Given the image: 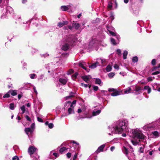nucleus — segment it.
<instances>
[{
    "label": "nucleus",
    "mask_w": 160,
    "mask_h": 160,
    "mask_svg": "<svg viewBox=\"0 0 160 160\" xmlns=\"http://www.w3.org/2000/svg\"><path fill=\"white\" fill-rule=\"evenodd\" d=\"M25 118L27 120H28L29 121H31V119H30V118L29 117L28 115H26L25 116Z\"/></svg>",
    "instance_id": "052dcab7"
},
{
    "label": "nucleus",
    "mask_w": 160,
    "mask_h": 160,
    "mask_svg": "<svg viewBox=\"0 0 160 160\" xmlns=\"http://www.w3.org/2000/svg\"><path fill=\"white\" fill-rule=\"evenodd\" d=\"M73 70L72 69H69L67 72V74L68 75H69L73 72Z\"/></svg>",
    "instance_id": "473e14b6"
},
{
    "label": "nucleus",
    "mask_w": 160,
    "mask_h": 160,
    "mask_svg": "<svg viewBox=\"0 0 160 160\" xmlns=\"http://www.w3.org/2000/svg\"><path fill=\"white\" fill-rule=\"evenodd\" d=\"M117 52L118 53V54L119 55L121 53V51L120 49H118L117 50Z\"/></svg>",
    "instance_id": "69168bd1"
},
{
    "label": "nucleus",
    "mask_w": 160,
    "mask_h": 160,
    "mask_svg": "<svg viewBox=\"0 0 160 160\" xmlns=\"http://www.w3.org/2000/svg\"><path fill=\"white\" fill-rule=\"evenodd\" d=\"M78 75V73L77 72H75L72 76L73 79L74 80L77 77Z\"/></svg>",
    "instance_id": "4c0bfd02"
},
{
    "label": "nucleus",
    "mask_w": 160,
    "mask_h": 160,
    "mask_svg": "<svg viewBox=\"0 0 160 160\" xmlns=\"http://www.w3.org/2000/svg\"><path fill=\"white\" fill-rule=\"evenodd\" d=\"M123 148L124 149H123V150L124 153L126 155H128V149L124 146L123 147Z\"/></svg>",
    "instance_id": "c756f323"
},
{
    "label": "nucleus",
    "mask_w": 160,
    "mask_h": 160,
    "mask_svg": "<svg viewBox=\"0 0 160 160\" xmlns=\"http://www.w3.org/2000/svg\"><path fill=\"white\" fill-rule=\"evenodd\" d=\"M49 128H52L53 127V125L52 123H50L48 124Z\"/></svg>",
    "instance_id": "864d4df0"
},
{
    "label": "nucleus",
    "mask_w": 160,
    "mask_h": 160,
    "mask_svg": "<svg viewBox=\"0 0 160 160\" xmlns=\"http://www.w3.org/2000/svg\"><path fill=\"white\" fill-rule=\"evenodd\" d=\"M10 109L12 110L14 109V104L13 103H11L9 105Z\"/></svg>",
    "instance_id": "e433bc0d"
},
{
    "label": "nucleus",
    "mask_w": 160,
    "mask_h": 160,
    "mask_svg": "<svg viewBox=\"0 0 160 160\" xmlns=\"http://www.w3.org/2000/svg\"><path fill=\"white\" fill-rule=\"evenodd\" d=\"M107 7L108 8H109L110 9H112V1H110L108 2Z\"/></svg>",
    "instance_id": "393cba45"
},
{
    "label": "nucleus",
    "mask_w": 160,
    "mask_h": 160,
    "mask_svg": "<svg viewBox=\"0 0 160 160\" xmlns=\"http://www.w3.org/2000/svg\"><path fill=\"white\" fill-rule=\"evenodd\" d=\"M93 89L94 91H97L98 89V87L97 86L94 85L93 86Z\"/></svg>",
    "instance_id": "8fccbe9b"
},
{
    "label": "nucleus",
    "mask_w": 160,
    "mask_h": 160,
    "mask_svg": "<svg viewBox=\"0 0 160 160\" xmlns=\"http://www.w3.org/2000/svg\"><path fill=\"white\" fill-rule=\"evenodd\" d=\"M108 31L109 33L112 36H116V33L112 31L109 30H108Z\"/></svg>",
    "instance_id": "a19ab883"
},
{
    "label": "nucleus",
    "mask_w": 160,
    "mask_h": 160,
    "mask_svg": "<svg viewBox=\"0 0 160 160\" xmlns=\"http://www.w3.org/2000/svg\"><path fill=\"white\" fill-rule=\"evenodd\" d=\"M138 61V58L137 56H135L132 58V61L134 62H136Z\"/></svg>",
    "instance_id": "7c9ffc66"
},
{
    "label": "nucleus",
    "mask_w": 160,
    "mask_h": 160,
    "mask_svg": "<svg viewBox=\"0 0 160 160\" xmlns=\"http://www.w3.org/2000/svg\"><path fill=\"white\" fill-rule=\"evenodd\" d=\"M115 72H110L108 74V76L109 78H112L115 75Z\"/></svg>",
    "instance_id": "c9c22d12"
},
{
    "label": "nucleus",
    "mask_w": 160,
    "mask_h": 160,
    "mask_svg": "<svg viewBox=\"0 0 160 160\" xmlns=\"http://www.w3.org/2000/svg\"><path fill=\"white\" fill-rule=\"evenodd\" d=\"M98 64H99V62L97 61L95 63H93L91 65H89V68L92 69L94 68L97 67V65Z\"/></svg>",
    "instance_id": "dca6fc26"
},
{
    "label": "nucleus",
    "mask_w": 160,
    "mask_h": 160,
    "mask_svg": "<svg viewBox=\"0 0 160 160\" xmlns=\"http://www.w3.org/2000/svg\"><path fill=\"white\" fill-rule=\"evenodd\" d=\"M132 133L133 135V137L134 138H137L139 139H144L145 136L142 133L139 132L137 130H134L132 131Z\"/></svg>",
    "instance_id": "f03ea898"
},
{
    "label": "nucleus",
    "mask_w": 160,
    "mask_h": 160,
    "mask_svg": "<svg viewBox=\"0 0 160 160\" xmlns=\"http://www.w3.org/2000/svg\"><path fill=\"white\" fill-rule=\"evenodd\" d=\"M86 65L85 62H81V68L85 70L87 72H89L90 70L89 68H88L86 67Z\"/></svg>",
    "instance_id": "6e6552de"
},
{
    "label": "nucleus",
    "mask_w": 160,
    "mask_h": 160,
    "mask_svg": "<svg viewBox=\"0 0 160 160\" xmlns=\"http://www.w3.org/2000/svg\"><path fill=\"white\" fill-rule=\"evenodd\" d=\"M20 109L22 111L21 113L22 114H23L25 112V106L24 105H23L21 107Z\"/></svg>",
    "instance_id": "f704fd0d"
},
{
    "label": "nucleus",
    "mask_w": 160,
    "mask_h": 160,
    "mask_svg": "<svg viewBox=\"0 0 160 160\" xmlns=\"http://www.w3.org/2000/svg\"><path fill=\"white\" fill-rule=\"evenodd\" d=\"M105 147V144H103L99 147L96 151L97 153H98L100 152L103 151L104 148Z\"/></svg>",
    "instance_id": "9b49d317"
},
{
    "label": "nucleus",
    "mask_w": 160,
    "mask_h": 160,
    "mask_svg": "<svg viewBox=\"0 0 160 160\" xmlns=\"http://www.w3.org/2000/svg\"><path fill=\"white\" fill-rule=\"evenodd\" d=\"M71 6L70 5L62 6L61 7V9L62 11H66L70 9Z\"/></svg>",
    "instance_id": "9d476101"
},
{
    "label": "nucleus",
    "mask_w": 160,
    "mask_h": 160,
    "mask_svg": "<svg viewBox=\"0 0 160 160\" xmlns=\"http://www.w3.org/2000/svg\"><path fill=\"white\" fill-rule=\"evenodd\" d=\"M45 67L48 69H51L52 71H54L55 68V65L53 64L52 63L46 65Z\"/></svg>",
    "instance_id": "0eeeda50"
},
{
    "label": "nucleus",
    "mask_w": 160,
    "mask_h": 160,
    "mask_svg": "<svg viewBox=\"0 0 160 160\" xmlns=\"http://www.w3.org/2000/svg\"><path fill=\"white\" fill-rule=\"evenodd\" d=\"M75 94V93L74 92H71L70 93V95L69 96L66 97H65V99L66 100L71 98L72 97L74 96Z\"/></svg>",
    "instance_id": "4be33fe9"
},
{
    "label": "nucleus",
    "mask_w": 160,
    "mask_h": 160,
    "mask_svg": "<svg viewBox=\"0 0 160 160\" xmlns=\"http://www.w3.org/2000/svg\"><path fill=\"white\" fill-rule=\"evenodd\" d=\"M81 84L82 86H83V87H85V88H86V87H87L88 86V84H84V83H82Z\"/></svg>",
    "instance_id": "0e129e2a"
},
{
    "label": "nucleus",
    "mask_w": 160,
    "mask_h": 160,
    "mask_svg": "<svg viewBox=\"0 0 160 160\" xmlns=\"http://www.w3.org/2000/svg\"><path fill=\"white\" fill-rule=\"evenodd\" d=\"M76 100H74L72 103H71V102L67 101L65 103V105L66 106H67V105H70V106L71 107H74V106H73V105H75L76 104Z\"/></svg>",
    "instance_id": "1a4fd4ad"
},
{
    "label": "nucleus",
    "mask_w": 160,
    "mask_h": 160,
    "mask_svg": "<svg viewBox=\"0 0 160 160\" xmlns=\"http://www.w3.org/2000/svg\"><path fill=\"white\" fill-rule=\"evenodd\" d=\"M144 127L148 129L154 128L155 126L153 124H148L145 125Z\"/></svg>",
    "instance_id": "2eb2a0df"
},
{
    "label": "nucleus",
    "mask_w": 160,
    "mask_h": 160,
    "mask_svg": "<svg viewBox=\"0 0 160 160\" xmlns=\"http://www.w3.org/2000/svg\"><path fill=\"white\" fill-rule=\"evenodd\" d=\"M77 38H78L76 36L71 35L67 38V42H69L70 44H72L73 43L76 42Z\"/></svg>",
    "instance_id": "39448f33"
},
{
    "label": "nucleus",
    "mask_w": 160,
    "mask_h": 160,
    "mask_svg": "<svg viewBox=\"0 0 160 160\" xmlns=\"http://www.w3.org/2000/svg\"><path fill=\"white\" fill-rule=\"evenodd\" d=\"M8 93H10L12 96H15L17 94V91L11 89L8 92Z\"/></svg>",
    "instance_id": "f8f14e48"
},
{
    "label": "nucleus",
    "mask_w": 160,
    "mask_h": 160,
    "mask_svg": "<svg viewBox=\"0 0 160 160\" xmlns=\"http://www.w3.org/2000/svg\"><path fill=\"white\" fill-rule=\"evenodd\" d=\"M143 148L142 147H141L140 148L139 150V152L141 153H143L144 152V150H143Z\"/></svg>",
    "instance_id": "3c124183"
},
{
    "label": "nucleus",
    "mask_w": 160,
    "mask_h": 160,
    "mask_svg": "<svg viewBox=\"0 0 160 160\" xmlns=\"http://www.w3.org/2000/svg\"><path fill=\"white\" fill-rule=\"evenodd\" d=\"M121 92V91H115L114 92H113L111 94V96H115L117 95H119Z\"/></svg>",
    "instance_id": "4468645a"
},
{
    "label": "nucleus",
    "mask_w": 160,
    "mask_h": 160,
    "mask_svg": "<svg viewBox=\"0 0 160 160\" xmlns=\"http://www.w3.org/2000/svg\"><path fill=\"white\" fill-rule=\"evenodd\" d=\"M53 155L55 156V158H57L58 157V154L57 153L54 152L53 153Z\"/></svg>",
    "instance_id": "338daca9"
},
{
    "label": "nucleus",
    "mask_w": 160,
    "mask_h": 160,
    "mask_svg": "<svg viewBox=\"0 0 160 160\" xmlns=\"http://www.w3.org/2000/svg\"><path fill=\"white\" fill-rule=\"evenodd\" d=\"M147 79L148 81H152V77H150L148 78Z\"/></svg>",
    "instance_id": "e2e57ef3"
},
{
    "label": "nucleus",
    "mask_w": 160,
    "mask_h": 160,
    "mask_svg": "<svg viewBox=\"0 0 160 160\" xmlns=\"http://www.w3.org/2000/svg\"><path fill=\"white\" fill-rule=\"evenodd\" d=\"M58 27H61L64 25L63 22H59L58 23Z\"/></svg>",
    "instance_id": "09e8293b"
},
{
    "label": "nucleus",
    "mask_w": 160,
    "mask_h": 160,
    "mask_svg": "<svg viewBox=\"0 0 160 160\" xmlns=\"http://www.w3.org/2000/svg\"><path fill=\"white\" fill-rule=\"evenodd\" d=\"M160 73V71H157L155 72H153L152 74V75H155L158 74H159Z\"/></svg>",
    "instance_id": "de8ad7c7"
},
{
    "label": "nucleus",
    "mask_w": 160,
    "mask_h": 160,
    "mask_svg": "<svg viewBox=\"0 0 160 160\" xmlns=\"http://www.w3.org/2000/svg\"><path fill=\"white\" fill-rule=\"evenodd\" d=\"M138 141H139V142H138L137 141H134L132 140H131V142H132L133 145H137L139 143V142H140V139H139L138 140Z\"/></svg>",
    "instance_id": "2f4dec72"
},
{
    "label": "nucleus",
    "mask_w": 160,
    "mask_h": 160,
    "mask_svg": "<svg viewBox=\"0 0 160 160\" xmlns=\"http://www.w3.org/2000/svg\"><path fill=\"white\" fill-rule=\"evenodd\" d=\"M95 82L96 84H100L101 83V81L100 79L98 78H96L95 79Z\"/></svg>",
    "instance_id": "c85d7f7f"
},
{
    "label": "nucleus",
    "mask_w": 160,
    "mask_h": 160,
    "mask_svg": "<svg viewBox=\"0 0 160 160\" xmlns=\"http://www.w3.org/2000/svg\"><path fill=\"white\" fill-rule=\"evenodd\" d=\"M68 29L70 30H73V29H74V26H70V25H69L68 26Z\"/></svg>",
    "instance_id": "49530a36"
},
{
    "label": "nucleus",
    "mask_w": 160,
    "mask_h": 160,
    "mask_svg": "<svg viewBox=\"0 0 160 160\" xmlns=\"http://www.w3.org/2000/svg\"><path fill=\"white\" fill-rule=\"evenodd\" d=\"M101 112V110H98L96 111H93L92 113V115L93 116H95L99 114Z\"/></svg>",
    "instance_id": "412c9836"
},
{
    "label": "nucleus",
    "mask_w": 160,
    "mask_h": 160,
    "mask_svg": "<svg viewBox=\"0 0 160 160\" xmlns=\"http://www.w3.org/2000/svg\"><path fill=\"white\" fill-rule=\"evenodd\" d=\"M74 107H70L68 109V112L69 114L74 113Z\"/></svg>",
    "instance_id": "f3484780"
},
{
    "label": "nucleus",
    "mask_w": 160,
    "mask_h": 160,
    "mask_svg": "<svg viewBox=\"0 0 160 160\" xmlns=\"http://www.w3.org/2000/svg\"><path fill=\"white\" fill-rule=\"evenodd\" d=\"M72 25L74 26V28L76 29H78L80 27L79 24L78 23L74 21H73L72 23Z\"/></svg>",
    "instance_id": "ddd939ff"
},
{
    "label": "nucleus",
    "mask_w": 160,
    "mask_h": 160,
    "mask_svg": "<svg viewBox=\"0 0 160 160\" xmlns=\"http://www.w3.org/2000/svg\"><path fill=\"white\" fill-rule=\"evenodd\" d=\"M6 12L8 13L9 12L10 13H12L13 12V9L11 7L8 6L6 8Z\"/></svg>",
    "instance_id": "6ab92c4d"
},
{
    "label": "nucleus",
    "mask_w": 160,
    "mask_h": 160,
    "mask_svg": "<svg viewBox=\"0 0 160 160\" xmlns=\"http://www.w3.org/2000/svg\"><path fill=\"white\" fill-rule=\"evenodd\" d=\"M114 68L116 69H119V66L117 64L114 65Z\"/></svg>",
    "instance_id": "4d7b16f0"
},
{
    "label": "nucleus",
    "mask_w": 160,
    "mask_h": 160,
    "mask_svg": "<svg viewBox=\"0 0 160 160\" xmlns=\"http://www.w3.org/2000/svg\"><path fill=\"white\" fill-rule=\"evenodd\" d=\"M71 154L70 153L68 152L67 154V156L68 158H70L71 156Z\"/></svg>",
    "instance_id": "680f3d73"
},
{
    "label": "nucleus",
    "mask_w": 160,
    "mask_h": 160,
    "mask_svg": "<svg viewBox=\"0 0 160 160\" xmlns=\"http://www.w3.org/2000/svg\"><path fill=\"white\" fill-rule=\"evenodd\" d=\"M9 93H8V92L7 93L5 94L3 96V98H8L10 97V94H9Z\"/></svg>",
    "instance_id": "37998d69"
},
{
    "label": "nucleus",
    "mask_w": 160,
    "mask_h": 160,
    "mask_svg": "<svg viewBox=\"0 0 160 160\" xmlns=\"http://www.w3.org/2000/svg\"><path fill=\"white\" fill-rule=\"evenodd\" d=\"M68 146L70 147L72 151H74L78 149L79 143L73 141L72 142H71L68 143Z\"/></svg>",
    "instance_id": "7ed1b4c3"
},
{
    "label": "nucleus",
    "mask_w": 160,
    "mask_h": 160,
    "mask_svg": "<svg viewBox=\"0 0 160 160\" xmlns=\"http://www.w3.org/2000/svg\"><path fill=\"white\" fill-rule=\"evenodd\" d=\"M37 152V149L34 146L29 147L28 150V152L31 156L32 154Z\"/></svg>",
    "instance_id": "423d86ee"
},
{
    "label": "nucleus",
    "mask_w": 160,
    "mask_h": 160,
    "mask_svg": "<svg viewBox=\"0 0 160 160\" xmlns=\"http://www.w3.org/2000/svg\"><path fill=\"white\" fill-rule=\"evenodd\" d=\"M81 108H81V110H80L81 112L82 111H84L86 109V107L84 106V105H82Z\"/></svg>",
    "instance_id": "a18cd8bd"
},
{
    "label": "nucleus",
    "mask_w": 160,
    "mask_h": 160,
    "mask_svg": "<svg viewBox=\"0 0 160 160\" xmlns=\"http://www.w3.org/2000/svg\"><path fill=\"white\" fill-rule=\"evenodd\" d=\"M67 149V148L65 147H63L61 148L59 150V152L62 153L63 152Z\"/></svg>",
    "instance_id": "cd10ccee"
},
{
    "label": "nucleus",
    "mask_w": 160,
    "mask_h": 160,
    "mask_svg": "<svg viewBox=\"0 0 160 160\" xmlns=\"http://www.w3.org/2000/svg\"><path fill=\"white\" fill-rule=\"evenodd\" d=\"M131 88L129 87L124 90V93H129L131 92Z\"/></svg>",
    "instance_id": "b1692460"
},
{
    "label": "nucleus",
    "mask_w": 160,
    "mask_h": 160,
    "mask_svg": "<svg viewBox=\"0 0 160 160\" xmlns=\"http://www.w3.org/2000/svg\"><path fill=\"white\" fill-rule=\"evenodd\" d=\"M135 90L137 92H138L140 90L142 89L139 86H136L135 87Z\"/></svg>",
    "instance_id": "72a5a7b5"
},
{
    "label": "nucleus",
    "mask_w": 160,
    "mask_h": 160,
    "mask_svg": "<svg viewBox=\"0 0 160 160\" xmlns=\"http://www.w3.org/2000/svg\"><path fill=\"white\" fill-rule=\"evenodd\" d=\"M69 48V45L68 44H65L62 46V49L64 51L67 50Z\"/></svg>",
    "instance_id": "a211bd4d"
},
{
    "label": "nucleus",
    "mask_w": 160,
    "mask_h": 160,
    "mask_svg": "<svg viewBox=\"0 0 160 160\" xmlns=\"http://www.w3.org/2000/svg\"><path fill=\"white\" fill-rule=\"evenodd\" d=\"M82 78L85 82H87L89 80L88 77L86 75L82 76Z\"/></svg>",
    "instance_id": "5701e85b"
},
{
    "label": "nucleus",
    "mask_w": 160,
    "mask_h": 160,
    "mask_svg": "<svg viewBox=\"0 0 160 160\" xmlns=\"http://www.w3.org/2000/svg\"><path fill=\"white\" fill-rule=\"evenodd\" d=\"M36 76V74L34 73L31 74L30 75V77L31 79H34L35 78V77Z\"/></svg>",
    "instance_id": "79ce46f5"
},
{
    "label": "nucleus",
    "mask_w": 160,
    "mask_h": 160,
    "mask_svg": "<svg viewBox=\"0 0 160 160\" xmlns=\"http://www.w3.org/2000/svg\"><path fill=\"white\" fill-rule=\"evenodd\" d=\"M12 160H19V158L17 156H15L13 157Z\"/></svg>",
    "instance_id": "603ef678"
},
{
    "label": "nucleus",
    "mask_w": 160,
    "mask_h": 160,
    "mask_svg": "<svg viewBox=\"0 0 160 160\" xmlns=\"http://www.w3.org/2000/svg\"><path fill=\"white\" fill-rule=\"evenodd\" d=\"M111 41L113 45H116V44L115 40L114 38H111Z\"/></svg>",
    "instance_id": "ea45409f"
},
{
    "label": "nucleus",
    "mask_w": 160,
    "mask_h": 160,
    "mask_svg": "<svg viewBox=\"0 0 160 160\" xmlns=\"http://www.w3.org/2000/svg\"><path fill=\"white\" fill-rule=\"evenodd\" d=\"M152 134L155 136H158L159 135L158 132L157 131H156L153 132Z\"/></svg>",
    "instance_id": "c03bdc74"
},
{
    "label": "nucleus",
    "mask_w": 160,
    "mask_h": 160,
    "mask_svg": "<svg viewBox=\"0 0 160 160\" xmlns=\"http://www.w3.org/2000/svg\"><path fill=\"white\" fill-rule=\"evenodd\" d=\"M151 64L153 66L155 65L156 64V60L155 59H153L151 61Z\"/></svg>",
    "instance_id": "58836bf2"
},
{
    "label": "nucleus",
    "mask_w": 160,
    "mask_h": 160,
    "mask_svg": "<svg viewBox=\"0 0 160 160\" xmlns=\"http://www.w3.org/2000/svg\"><path fill=\"white\" fill-rule=\"evenodd\" d=\"M35 127V124L34 123H32L31 125L30 128H26L25 129V131L29 137V132L32 134L33 132L34 129Z\"/></svg>",
    "instance_id": "20e7f679"
},
{
    "label": "nucleus",
    "mask_w": 160,
    "mask_h": 160,
    "mask_svg": "<svg viewBox=\"0 0 160 160\" xmlns=\"http://www.w3.org/2000/svg\"><path fill=\"white\" fill-rule=\"evenodd\" d=\"M77 154L76 153H75V154L74 155V157H73V160H75L76 159V158H77Z\"/></svg>",
    "instance_id": "774afa93"
},
{
    "label": "nucleus",
    "mask_w": 160,
    "mask_h": 160,
    "mask_svg": "<svg viewBox=\"0 0 160 160\" xmlns=\"http://www.w3.org/2000/svg\"><path fill=\"white\" fill-rule=\"evenodd\" d=\"M115 91V89L111 88H109L108 89V91L109 92H114Z\"/></svg>",
    "instance_id": "bf43d9fd"
},
{
    "label": "nucleus",
    "mask_w": 160,
    "mask_h": 160,
    "mask_svg": "<svg viewBox=\"0 0 160 160\" xmlns=\"http://www.w3.org/2000/svg\"><path fill=\"white\" fill-rule=\"evenodd\" d=\"M59 81L63 84L65 85L67 82V80L65 78H60L59 79Z\"/></svg>",
    "instance_id": "aec40b11"
},
{
    "label": "nucleus",
    "mask_w": 160,
    "mask_h": 160,
    "mask_svg": "<svg viewBox=\"0 0 160 160\" xmlns=\"http://www.w3.org/2000/svg\"><path fill=\"white\" fill-rule=\"evenodd\" d=\"M37 119H38V121L40 122H43V120H42V119L38 117H37Z\"/></svg>",
    "instance_id": "5fc2aeb1"
},
{
    "label": "nucleus",
    "mask_w": 160,
    "mask_h": 160,
    "mask_svg": "<svg viewBox=\"0 0 160 160\" xmlns=\"http://www.w3.org/2000/svg\"><path fill=\"white\" fill-rule=\"evenodd\" d=\"M112 69V67L110 65H108L106 68V70L108 72L110 71Z\"/></svg>",
    "instance_id": "a878e982"
},
{
    "label": "nucleus",
    "mask_w": 160,
    "mask_h": 160,
    "mask_svg": "<svg viewBox=\"0 0 160 160\" xmlns=\"http://www.w3.org/2000/svg\"><path fill=\"white\" fill-rule=\"evenodd\" d=\"M80 119V116L79 114L78 115L76 116L75 118V119L76 120H79Z\"/></svg>",
    "instance_id": "6e6d98bb"
},
{
    "label": "nucleus",
    "mask_w": 160,
    "mask_h": 160,
    "mask_svg": "<svg viewBox=\"0 0 160 160\" xmlns=\"http://www.w3.org/2000/svg\"><path fill=\"white\" fill-rule=\"evenodd\" d=\"M128 52L127 51H124L123 53V58L124 59H125L127 58V56Z\"/></svg>",
    "instance_id": "bb28decb"
},
{
    "label": "nucleus",
    "mask_w": 160,
    "mask_h": 160,
    "mask_svg": "<svg viewBox=\"0 0 160 160\" xmlns=\"http://www.w3.org/2000/svg\"><path fill=\"white\" fill-rule=\"evenodd\" d=\"M128 124L125 120L119 121L118 124L115 128L116 133H121L123 131H126L128 130Z\"/></svg>",
    "instance_id": "f257e3e1"
},
{
    "label": "nucleus",
    "mask_w": 160,
    "mask_h": 160,
    "mask_svg": "<svg viewBox=\"0 0 160 160\" xmlns=\"http://www.w3.org/2000/svg\"><path fill=\"white\" fill-rule=\"evenodd\" d=\"M101 62L103 64H106V60L105 59H102Z\"/></svg>",
    "instance_id": "13d9d810"
}]
</instances>
